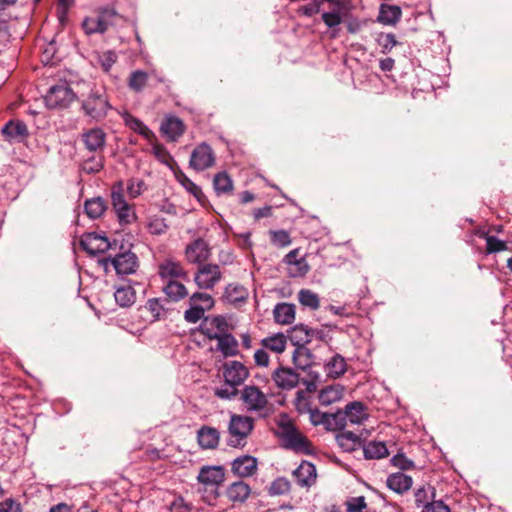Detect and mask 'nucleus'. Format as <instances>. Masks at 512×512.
Wrapping results in <instances>:
<instances>
[{"mask_svg":"<svg viewBox=\"0 0 512 512\" xmlns=\"http://www.w3.org/2000/svg\"><path fill=\"white\" fill-rule=\"evenodd\" d=\"M276 386L283 390L295 388L299 382V375L290 368L280 367L272 374Z\"/></svg>","mask_w":512,"mask_h":512,"instance_id":"obj_18","label":"nucleus"},{"mask_svg":"<svg viewBox=\"0 0 512 512\" xmlns=\"http://www.w3.org/2000/svg\"><path fill=\"white\" fill-rule=\"evenodd\" d=\"M309 418L314 426L324 425L328 430H338L336 413H323L317 409L309 410Z\"/></svg>","mask_w":512,"mask_h":512,"instance_id":"obj_24","label":"nucleus"},{"mask_svg":"<svg viewBox=\"0 0 512 512\" xmlns=\"http://www.w3.org/2000/svg\"><path fill=\"white\" fill-rule=\"evenodd\" d=\"M273 315L278 324H291L295 320V306L289 303L277 304L273 310Z\"/></svg>","mask_w":512,"mask_h":512,"instance_id":"obj_33","label":"nucleus"},{"mask_svg":"<svg viewBox=\"0 0 512 512\" xmlns=\"http://www.w3.org/2000/svg\"><path fill=\"white\" fill-rule=\"evenodd\" d=\"M253 428L254 419L252 417L232 414L228 425V444L232 447H243Z\"/></svg>","mask_w":512,"mask_h":512,"instance_id":"obj_3","label":"nucleus"},{"mask_svg":"<svg viewBox=\"0 0 512 512\" xmlns=\"http://www.w3.org/2000/svg\"><path fill=\"white\" fill-rule=\"evenodd\" d=\"M299 302L302 306L315 310L319 307L318 295L311 290H300L298 295Z\"/></svg>","mask_w":512,"mask_h":512,"instance_id":"obj_45","label":"nucleus"},{"mask_svg":"<svg viewBox=\"0 0 512 512\" xmlns=\"http://www.w3.org/2000/svg\"><path fill=\"white\" fill-rule=\"evenodd\" d=\"M276 434L285 449L306 455L314 451L309 439L288 419L278 422Z\"/></svg>","mask_w":512,"mask_h":512,"instance_id":"obj_1","label":"nucleus"},{"mask_svg":"<svg viewBox=\"0 0 512 512\" xmlns=\"http://www.w3.org/2000/svg\"><path fill=\"white\" fill-rule=\"evenodd\" d=\"M238 386L231 384H224V386L217 388L215 395L221 399H232L238 394Z\"/></svg>","mask_w":512,"mask_h":512,"instance_id":"obj_54","label":"nucleus"},{"mask_svg":"<svg viewBox=\"0 0 512 512\" xmlns=\"http://www.w3.org/2000/svg\"><path fill=\"white\" fill-rule=\"evenodd\" d=\"M344 387L340 384L328 385L320 390L318 394L319 403L323 406H329L342 399Z\"/></svg>","mask_w":512,"mask_h":512,"instance_id":"obj_27","label":"nucleus"},{"mask_svg":"<svg viewBox=\"0 0 512 512\" xmlns=\"http://www.w3.org/2000/svg\"><path fill=\"white\" fill-rule=\"evenodd\" d=\"M386 484L392 491L403 494L412 487L413 480L410 476L402 472H397L388 476Z\"/></svg>","mask_w":512,"mask_h":512,"instance_id":"obj_25","label":"nucleus"},{"mask_svg":"<svg viewBox=\"0 0 512 512\" xmlns=\"http://www.w3.org/2000/svg\"><path fill=\"white\" fill-rule=\"evenodd\" d=\"M75 98V94L70 87L66 84L53 86L49 89L45 96V103L47 107L52 109L66 108Z\"/></svg>","mask_w":512,"mask_h":512,"instance_id":"obj_9","label":"nucleus"},{"mask_svg":"<svg viewBox=\"0 0 512 512\" xmlns=\"http://www.w3.org/2000/svg\"><path fill=\"white\" fill-rule=\"evenodd\" d=\"M185 254L188 262L201 263L209 258L210 250L208 244L203 239L198 238L187 245Z\"/></svg>","mask_w":512,"mask_h":512,"instance_id":"obj_19","label":"nucleus"},{"mask_svg":"<svg viewBox=\"0 0 512 512\" xmlns=\"http://www.w3.org/2000/svg\"><path fill=\"white\" fill-rule=\"evenodd\" d=\"M170 511L171 512H190L191 507L189 504H187L182 497H177L174 499V501L170 504Z\"/></svg>","mask_w":512,"mask_h":512,"instance_id":"obj_60","label":"nucleus"},{"mask_svg":"<svg viewBox=\"0 0 512 512\" xmlns=\"http://www.w3.org/2000/svg\"><path fill=\"white\" fill-rule=\"evenodd\" d=\"M190 308L185 311L184 318L189 323H196L204 313L214 306V299L205 292H195L189 299Z\"/></svg>","mask_w":512,"mask_h":512,"instance_id":"obj_7","label":"nucleus"},{"mask_svg":"<svg viewBox=\"0 0 512 512\" xmlns=\"http://www.w3.org/2000/svg\"><path fill=\"white\" fill-rule=\"evenodd\" d=\"M477 235L486 240V250L488 253H495L504 251L506 249V243L499 240L494 236H489L485 231H478Z\"/></svg>","mask_w":512,"mask_h":512,"instance_id":"obj_41","label":"nucleus"},{"mask_svg":"<svg viewBox=\"0 0 512 512\" xmlns=\"http://www.w3.org/2000/svg\"><path fill=\"white\" fill-rule=\"evenodd\" d=\"M106 271L112 267L118 275H129L136 272L138 267L137 257L134 253L127 251L100 261Z\"/></svg>","mask_w":512,"mask_h":512,"instance_id":"obj_8","label":"nucleus"},{"mask_svg":"<svg viewBox=\"0 0 512 512\" xmlns=\"http://www.w3.org/2000/svg\"><path fill=\"white\" fill-rule=\"evenodd\" d=\"M346 505L347 512H362L366 508L365 498L363 496L350 498Z\"/></svg>","mask_w":512,"mask_h":512,"instance_id":"obj_55","label":"nucleus"},{"mask_svg":"<svg viewBox=\"0 0 512 512\" xmlns=\"http://www.w3.org/2000/svg\"><path fill=\"white\" fill-rule=\"evenodd\" d=\"M107 237L95 232L86 233L80 239V246L90 255H97L106 252L110 248Z\"/></svg>","mask_w":512,"mask_h":512,"instance_id":"obj_12","label":"nucleus"},{"mask_svg":"<svg viewBox=\"0 0 512 512\" xmlns=\"http://www.w3.org/2000/svg\"><path fill=\"white\" fill-rule=\"evenodd\" d=\"M248 376V369L239 361H228L223 365V377L226 384L240 386Z\"/></svg>","mask_w":512,"mask_h":512,"instance_id":"obj_14","label":"nucleus"},{"mask_svg":"<svg viewBox=\"0 0 512 512\" xmlns=\"http://www.w3.org/2000/svg\"><path fill=\"white\" fill-rule=\"evenodd\" d=\"M217 340V349L225 356L231 357L238 354V341L229 333L214 337Z\"/></svg>","mask_w":512,"mask_h":512,"instance_id":"obj_32","label":"nucleus"},{"mask_svg":"<svg viewBox=\"0 0 512 512\" xmlns=\"http://www.w3.org/2000/svg\"><path fill=\"white\" fill-rule=\"evenodd\" d=\"M402 11L399 6L382 4L379 8L378 22L383 25H395L401 18Z\"/></svg>","mask_w":512,"mask_h":512,"instance_id":"obj_28","label":"nucleus"},{"mask_svg":"<svg viewBox=\"0 0 512 512\" xmlns=\"http://www.w3.org/2000/svg\"><path fill=\"white\" fill-rule=\"evenodd\" d=\"M201 332L210 340L218 335H224L228 331V323L222 316L205 318L200 325Z\"/></svg>","mask_w":512,"mask_h":512,"instance_id":"obj_16","label":"nucleus"},{"mask_svg":"<svg viewBox=\"0 0 512 512\" xmlns=\"http://www.w3.org/2000/svg\"><path fill=\"white\" fill-rule=\"evenodd\" d=\"M117 60V55L113 51H106L102 54H97L96 57V63L100 65V67L105 71L108 72L111 67L114 65V63Z\"/></svg>","mask_w":512,"mask_h":512,"instance_id":"obj_47","label":"nucleus"},{"mask_svg":"<svg viewBox=\"0 0 512 512\" xmlns=\"http://www.w3.org/2000/svg\"><path fill=\"white\" fill-rule=\"evenodd\" d=\"M322 19L328 27H335L341 23V17L338 12H325L322 15Z\"/></svg>","mask_w":512,"mask_h":512,"instance_id":"obj_61","label":"nucleus"},{"mask_svg":"<svg viewBox=\"0 0 512 512\" xmlns=\"http://www.w3.org/2000/svg\"><path fill=\"white\" fill-rule=\"evenodd\" d=\"M366 459H381L388 455V449L384 442L371 441L363 446Z\"/></svg>","mask_w":512,"mask_h":512,"instance_id":"obj_36","label":"nucleus"},{"mask_svg":"<svg viewBox=\"0 0 512 512\" xmlns=\"http://www.w3.org/2000/svg\"><path fill=\"white\" fill-rule=\"evenodd\" d=\"M167 296L164 298H153L147 303V307L152 313L153 317L160 318L165 310V305L169 303V299L178 301L187 295V290H165Z\"/></svg>","mask_w":512,"mask_h":512,"instance_id":"obj_15","label":"nucleus"},{"mask_svg":"<svg viewBox=\"0 0 512 512\" xmlns=\"http://www.w3.org/2000/svg\"><path fill=\"white\" fill-rule=\"evenodd\" d=\"M26 131H27L26 126L19 122L18 123L9 122L2 129L3 134H5L6 136H8L10 138H16L19 136H23V135H25Z\"/></svg>","mask_w":512,"mask_h":512,"instance_id":"obj_51","label":"nucleus"},{"mask_svg":"<svg viewBox=\"0 0 512 512\" xmlns=\"http://www.w3.org/2000/svg\"><path fill=\"white\" fill-rule=\"evenodd\" d=\"M0 512H20L19 506L12 500L0 503Z\"/></svg>","mask_w":512,"mask_h":512,"instance_id":"obj_64","label":"nucleus"},{"mask_svg":"<svg viewBox=\"0 0 512 512\" xmlns=\"http://www.w3.org/2000/svg\"><path fill=\"white\" fill-rule=\"evenodd\" d=\"M122 119L127 127L143 136L148 141L155 138L154 133L138 118L128 112L122 114Z\"/></svg>","mask_w":512,"mask_h":512,"instance_id":"obj_30","label":"nucleus"},{"mask_svg":"<svg viewBox=\"0 0 512 512\" xmlns=\"http://www.w3.org/2000/svg\"><path fill=\"white\" fill-rule=\"evenodd\" d=\"M240 400L248 412L261 413L267 409L268 396L255 385H246L240 392Z\"/></svg>","mask_w":512,"mask_h":512,"instance_id":"obj_6","label":"nucleus"},{"mask_svg":"<svg viewBox=\"0 0 512 512\" xmlns=\"http://www.w3.org/2000/svg\"><path fill=\"white\" fill-rule=\"evenodd\" d=\"M337 444L347 452L356 450L361 444L360 437L351 431H342L336 435Z\"/></svg>","mask_w":512,"mask_h":512,"instance_id":"obj_34","label":"nucleus"},{"mask_svg":"<svg viewBox=\"0 0 512 512\" xmlns=\"http://www.w3.org/2000/svg\"><path fill=\"white\" fill-rule=\"evenodd\" d=\"M269 234L271 237V243L276 247H286L291 243L290 235L285 230H272Z\"/></svg>","mask_w":512,"mask_h":512,"instance_id":"obj_48","label":"nucleus"},{"mask_svg":"<svg viewBox=\"0 0 512 512\" xmlns=\"http://www.w3.org/2000/svg\"><path fill=\"white\" fill-rule=\"evenodd\" d=\"M293 475L302 487L313 485L317 477L315 466L308 461H302L298 468L294 470Z\"/></svg>","mask_w":512,"mask_h":512,"instance_id":"obj_21","label":"nucleus"},{"mask_svg":"<svg viewBox=\"0 0 512 512\" xmlns=\"http://www.w3.org/2000/svg\"><path fill=\"white\" fill-rule=\"evenodd\" d=\"M145 189V184L142 180L132 179L127 186V192L131 198L138 197Z\"/></svg>","mask_w":512,"mask_h":512,"instance_id":"obj_56","label":"nucleus"},{"mask_svg":"<svg viewBox=\"0 0 512 512\" xmlns=\"http://www.w3.org/2000/svg\"><path fill=\"white\" fill-rule=\"evenodd\" d=\"M430 486H422L418 488L415 491V502L418 507H423L425 504H430L431 502H428L429 499V492H430Z\"/></svg>","mask_w":512,"mask_h":512,"instance_id":"obj_57","label":"nucleus"},{"mask_svg":"<svg viewBox=\"0 0 512 512\" xmlns=\"http://www.w3.org/2000/svg\"><path fill=\"white\" fill-rule=\"evenodd\" d=\"M254 360L258 366L266 367L269 364V355L264 349H258L254 353Z\"/></svg>","mask_w":512,"mask_h":512,"instance_id":"obj_62","label":"nucleus"},{"mask_svg":"<svg viewBox=\"0 0 512 512\" xmlns=\"http://www.w3.org/2000/svg\"><path fill=\"white\" fill-rule=\"evenodd\" d=\"M103 168V160L100 156H93L84 161L82 169L86 173H96Z\"/></svg>","mask_w":512,"mask_h":512,"instance_id":"obj_52","label":"nucleus"},{"mask_svg":"<svg viewBox=\"0 0 512 512\" xmlns=\"http://www.w3.org/2000/svg\"><path fill=\"white\" fill-rule=\"evenodd\" d=\"M224 469L220 466L203 467L198 474V481L204 485L217 486L224 481Z\"/></svg>","mask_w":512,"mask_h":512,"instance_id":"obj_20","label":"nucleus"},{"mask_svg":"<svg viewBox=\"0 0 512 512\" xmlns=\"http://www.w3.org/2000/svg\"><path fill=\"white\" fill-rule=\"evenodd\" d=\"M376 41L384 54L389 53L398 44L395 35L392 33H379Z\"/></svg>","mask_w":512,"mask_h":512,"instance_id":"obj_43","label":"nucleus"},{"mask_svg":"<svg viewBox=\"0 0 512 512\" xmlns=\"http://www.w3.org/2000/svg\"><path fill=\"white\" fill-rule=\"evenodd\" d=\"M336 415H339L337 418L338 430L344 429L348 423L360 425L369 417L366 405L360 401L348 403L344 410H338Z\"/></svg>","mask_w":512,"mask_h":512,"instance_id":"obj_5","label":"nucleus"},{"mask_svg":"<svg viewBox=\"0 0 512 512\" xmlns=\"http://www.w3.org/2000/svg\"><path fill=\"white\" fill-rule=\"evenodd\" d=\"M160 131L168 140L176 141L185 132V124L180 118L167 115L161 123Z\"/></svg>","mask_w":512,"mask_h":512,"instance_id":"obj_17","label":"nucleus"},{"mask_svg":"<svg viewBox=\"0 0 512 512\" xmlns=\"http://www.w3.org/2000/svg\"><path fill=\"white\" fill-rule=\"evenodd\" d=\"M158 275L165 288H186V284L190 282L181 263L170 258L159 263Z\"/></svg>","mask_w":512,"mask_h":512,"instance_id":"obj_2","label":"nucleus"},{"mask_svg":"<svg viewBox=\"0 0 512 512\" xmlns=\"http://www.w3.org/2000/svg\"><path fill=\"white\" fill-rule=\"evenodd\" d=\"M113 296L121 307H129L136 300L135 290H115Z\"/></svg>","mask_w":512,"mask_h":512,"instance_id":"obj_44","label":"nucleus"},{"mask_svg":"<svg viewBox=\"0 0 512 512\" xmlns=\"http://www.w3.org/2000/svg\"><path fill=\"white\" fill-rule=\"evenodd\" d=\"M261 344L265 349L280 354L286 349L287 339L283 333H277L262 339Z\"/></svg>","mask_w":512,"mask_h":512,"instance_id":"obj_35","label":"nucleus"},{"mask_svg":"<svg viewBox=\"0 0 512 512\" xmlns=\"http://www.w3.org/2000/svg\"><path fill=\"white\" fill-rule=\"evenodd\" d=\"M148 82V74L142 70L133 71L128 79V86L135 92H140L144 89Z\"/></svg>","mask_w":512,"mask_h":512,"instance_id":"obj_39","label":"nucleus"},{"mask_svg":"<svg viewBox=\"0 0 512 512\" xmlns=\"http://www.w3.org/2000/svg\"><path fill=\"white\" fill-rule=\"evenodd\" d=\"M214 188L218 194L231 192L233 189L232 180L225 172L218 173L214 177Z\"/></svg>","mask_w":512,"mask_h":512,"instance_id":"obj_42","label":"nucleus"},{"mask_svg":"<svg viewBox=\"0 0 512 512\" xmlns=\"http://www.w3.org/2000/svg\"><path fill=\"white\" fill-rule=\"evenodd\" d=\"M232 472L239 477L252 476L257 470V460L252 456H242L232 462Z\"/></svg>","mask_w":512,"mask_h":512,"instance_id":"obj_22","label":"nucleus"},{"mask_svg":"<svg viewBox=\"0 0 512 512\" xmlns=\"http://www.w3.org/2000/svg\"><path fill=\"white\" fill-rule=\"evenodd\" d=\"M147 230L152 235L164 234L167 230L165 220L160 217H151L147 222Z\"/></svg>","mask_w":512,"mask_h":512,"instance_id":"obj_49","label":"nucleus"},{"mask_svg":"<svg viewBox=\"0 0 512 512\" xmlns=\"http://www.w3.org/2000/svg\"><path fill=\"white\" fill-rule=\"evenodd\" d=\"M215 153L210 145L203 142L197 145L191 153L189 165L196 171H204L215 164Z\"/></svg>","mask_w":512,"mask_h":512,"instance_id":"obj_10","label":"nucleus"},{"mask_svg":"<svg viewBox=\"0 0 512 512\" xmlns=\"http://www.w3.org/2000/svg\"><path fill=\"white\" fill-rule=\"evenodd\" d=\"M290 487V482L286 478L279 477L271 483L268 492L272 496L283 495L290 491Z\"/></svg>","mask_w":512,"mask_h":512,"instance_id":"obj_46","label":"nucleus"},{"mask_svg":"<svg viewBox=\"0 0 512 512\" xmlns=\"http://www.w3.org/2000/svg\"><path fill=\"white\" fill-rule=\"evenodd\" d=\"M106 134L100 128H93L83 134V142L89 151H100L104 148Z\"/></svg>","mask_w":512,"mask_h":512,"instance_id":"obj_26","label":"nucleus"},{"mask_svg":"<svg viewBox=\"0 0 512 512\" xmlns=\"http://www.w3.org/2000/svg\"><path fill=\"white\" fill-rule=\"evenodd\" d=\"M107 27L108 24L102 16L88 17L83 22V28L87 34L103 33Z\"/></svg>","mask_w":512,"mask_h":512,"instance_id":"obj_38","label":"nucleus"},{"mask_svg":"<svg viewBox=\"0 0 512 512\" xmlns=\"http://www.w3.org/2000/svg\"><path fill=\"white\" fill-rule=\"evenodd\" d=\"M324 371L331 379L340 378L347 371L345 358L338 353L334 354L324 363Z\"/></svg>","mask_w":512,"mask_h":512,"instance_id":"obj_23","label":"nucleus"},{"mask_svg":"<svg viewBox=\"0 0 512 512\" xmlns=\"http://www.w3.org/2000/svg\"><path fill=\"white\" fill-rule=\"evenodd\" d=\"M310 332L311 331L307 326L297 325L293 329L292 339H295L297 344H300L301 342L309 343L311 341Z\"/></svg>","mask_w":512,"mask_h":512,"instance_id":"obj_53","label":"nucleus"},{"mask_svg":"<svg viewBox=\"0 0 512 512\" xmlns=\"http://www.w3.org/2000/svg\"><path fill=\"white\" fill-rule=\"evenodd\" d=\"M111 203L121 225L131 224L136 220L134 207L125 199L122 183H118L112 187Z\"/></svg>","mask_w":512,"mask_h":512,"instance_id":"obj_4","label":"nucleus"},{"mask_svg":"<svg viewBox=\"0 0 512 512\" xmlns=\"http://www.w3.org/2000/svg\"><path fill=\"white\" fill-rule=\"evenodd\" d=\"M197 437L199 445L205 449H213L219 444V432L217 429L212 427H202L199 429Z\"/></svg>","mask_w":512,"mask_h":512,"instance_id":"obj_31","label":"nucleus"},{"mask_svg":"<svg viewBox=\"0 0 512 512\" xmlns=\"http://www.w3.org/2000/svg\"><path fill=\"white\" fill-rule=\"evenodd\" d=\"M84 207L86 214L92 219L102 216L107 208L105 201L100 197L87 200Z\"/></svg>","mask_w":512,"mask_h":512,"instance_id":"obj_37","label":"nucleus"},{"mask_svg":"<svg viewBox=\"0 0 512 512\" xmlns=\"http://www.w3.org/2000/svg\"><path fill=\"white\" fill-rule=\"evenodd\" d=\"M422 512H450V508L442 501H433L425 504Z\"/></svg>","mask_w":512,"mask_h":512,"instance_id":"obj_59","label":"nucleus"},{"mask_svg":"<svg viewBox=\"0 0 512 512\" xmlns=\"http://www.w3.org/2000/svg\"><path fill=\"white\" fill-rule=\"evenodd\" d=\"M82 107L88 116L95 120H101L106 116L110 106L104 95L91 93L88 98L84 100Z\"/></svg>","mask_w":512,"mask_h":512,"instance_id":"obj_11","label":"nucleus"},{"mask_svg":"<svg viewBox=\"0 0 512 512\" xmlns=\"http://www.w3.org/2000/svg\"><path fill=\"white\" fill-rule=\"evenodd\" d=\"M177 181L193 196L200 199L203 196L202 190L192 180H190L182 171L175 172Z\"/></svg>","mask_w":512,"mask_h":512,"instance_id":"obj_40","label":"nucleus"},{"mask_svg":"<svg viewBox=\"0 0 512 512\" xmlns=\"http://www.w3.org/2000/svg\"><path fill=\"white\" fill-rule=\"evenodd\" d=\"M251 493L250 486L244 481H236L232 483L226 491L227 497L230 501L236 503L245 502Z\"/></svg>","mask_w":512,"mask_h":512,"instance_id":"obj_29","label":"nucleus"},{"mask_svg":"<svg viewBox=\"0 0 512 512\" xmlns=\"http://www.w3.org/2000/svg\"><path fill=\"white\" fill-rule=\"evenodd\" d=\"M221 279L218 265L205 264L199 267L194 280L199 288H213Z\"/></svg>","mask_w":512,"mask_h":512,"instance_id":"obj_13","label":"nucleus"},{"mask_svg":"<svg viewBox=\"0 0 512 512\" xmlns=\"http://www.w3.org/2000/svg\"><path fill=\"white\" fill-rule=\"evenodd\" d=\"M153 153L157 159H159L161 162H164V163H166L167 159L170 158L167 150L162 145H159V144H155L153 146Z\"/></svg>","mask_w":512,"mask_h":512,"instance_id":"obj_63","label":"nucleus"},{"mask_svg":"<svg viewBox=\"0 0 512 512\" xmlns=\"http://www.w3.org/2000/svg\"><path fill=\"white\" fill-rule=\"evenodd\" d=\"M391 462L395 467L400 468L402 470L411 469L414 466L413 462L410 459H408L404 454H397L393 456Z\"/></svg>","mask_w":512,"mask_h":512,"instance_id":"obj_58","label":"nucleus"},{"mask_svg":"<svg viewBox=\"0 0 512 512\" xmlns=\"http://www.w3.org/2000/svg\"><path fill=\"white\" fill-rule=\"evenodd\" d=\"M287 270L291 277H302L308 272L309 265L303 257H300L299 261L288 265Z\"/></svg>","mask_w":512,"mask_h":512,"instance_id":"obj_50","label":"nucleus"}]
</instances>
